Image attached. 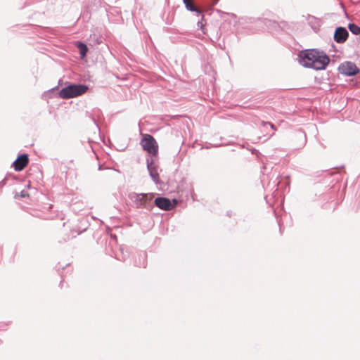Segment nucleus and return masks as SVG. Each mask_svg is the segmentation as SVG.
<instances>
[{
	"label": "nucleus",
	"instance_id": "nucleus-5",
	"mask_svg": "<svg viewBox=\"0 0 360 360\" xmlns=\"http://www.w3.org/2000/svg\"><path fill=\"white\" fill-rule=\"evenodd\" d=\"M338 70L341 74L347 76L355 75L359 72V70L355 63L350 61L342 63L339 66Z\"/></svg>",
	"mask_w": 360,
	"mask_h": 360
},
{
	"label": "nucleus",
	"instance_id": "nucleus-10",
	"mask_svg": "<svg viewBox=\"0 0 360 360\" xmlns=\"http://www.w3.org/2000/svg\"><path fill=\"white\" fill-rule=\"evenodd\" d=\"M348 28L350 30V32L354 34H360V27H359L358 25L353 23H350L348 25Z\"/></svg>",
	"mask_w": 360,
	"mask_h": 360
},
{
	"label": "nucleus",
	"instance_id": "nucleus-1",
	"mask_svg": "<svg viewBox=\"0 0 360 360\" xmlns=\"http://www.w3.org/2000/svg\"><path fill=\"white\" fill-rule=\"evenodd\" d=\"M300 63L315 70H323L329 63V58L323 52L314 49L304 50L299 53Z\"/></svg>",
	"mask_w": 360,
	"mask_h": 360
},
{
	"label": "nucleus",
	"instance_id": "nucleus-2",
	"mask_svg": "<svg viewBox=\"0 0 360 360\" xmlns=\"http://www.w3.org/2000/svg\"><path fill=\"white\" fill-rule=\"evenodd\" d=\"M88 86L84 84H71L63 88L59 91V96L63 99L75 98L85 94Z\"/></svg>",
	"mask_w": 360,
	"mask_h": 360
},
{
	"label": "nucleus",
	"instance_id": "nucleus-8",
	"mask_svg": "<svg viewBox=\"0 0 360 360\" xmlns=\"http://www.w3.org/2000/svg\"><path fill=\"white\" fill-rule=\"evenodd\" d=\"M348 35V32L345 28L339 27L335 30L334 39L338 43H343L347 40Z\"/></svg>",
	"mask_w": 360,
	"mask_h": 360
},
{
	"label": "nucleus",
	"instance_id": "nucleus-14",
	"mask_svg": "<svg viewBox=\"0 0 360 360\" xmlns=\"http://www.w3.org/2000/svg\"><path fill=\"white\" fill-rule=\"evenodd\" d=\"M205 24L203 22V21H200L198 22V26L200 28V30H202V32H203V34H206L207 33V30L205 28Z\"/></svg>",
	"mask_w": 360,
	"mask_h": 360
},
{
	"label": "nucleus",
	"instance_id": "nucleus-11",
	"mask_svg": "<svg viewBox=\"0 0 360 360\" xmlns=\"http://www.w3.org/2000/svg\"><path fill=\"white\" fill-rule=\"evenodd\" d=\"M184 3L186 5V7L187 9L191 11H199L197 9V8L193 4L192 0H183Z\"/></svg>",
	"mask_w": 360,
	"mask_h": 360
},
{
	"label": "nucleus",
	"instance_id": "nucleus-9",
	"mask_svg": "<svg viewBox=\"0 0 360 360\" xmlns=\"http://www.w3.org/2000/svg\"><path fill=\"white\" fill-rule=\"evenodd\" d=\"M77 47L79 50L82 58H84L86 56V53L88 51L87 46L84 44L79 42L77 44Z\"/></svg>",
	"mask_w": 360,
	"mask_h": 360
},
{
	"label": "nucleus",
	"instance_id": "nucleus-3",
	"mask_svg": "<svg viewBox=\"0 0 360 360\" xmlns=\"http://www.w3.org/2000/svg\"><path fill=\"white\" fill-rule=\"evenodd\" d=\"M141 145L144 150L152 155H156L158 153V143L150 134L143 135L141 141Z\"/></svg>",
	"mask_w": 360,
	"mask_h": 360
},
{
	"label": "nucleus",
	"instance_id": "nucleus-6",
	"mask_svg": "<svg viewBox=\"0 0 360 360\" xmlns=\"http://www.w3.org/2000/svg\"><path fill=\"white\" fill-rule=\"evenodd\" d=\"M154 195L153 193H140V194H132L131 198L135 202L136 207H141L145 205L148 202H150L153 198Z\"/></svg>",
	"mask_w": 360,
	"mask_h": 360
},
{
	"label": "nucleus",
	"instance_id": "nucleus-15",
	"mask_svg": "<svg viewBox=\"0 0 360 360\" xmlns=\"http://www.w3.org/2000/svg\"><path fill=\"white\" fill-rule=\"evenodd\" d=\"M262 124L264 126L268 124V125H269L271 127V129H273L274 130H276L274 125L272 123H271V122H262Z\"/></svg>",
	"mask_w": 360,
	"mask_h": 360
},
{
	"label": "nucleus",
	"instance_id": "nucleus-16",
	"mask_svg": "<svg viewBox=\"0 0 360 360\" xmlns=\"http://www.w3.org/2000/svg\"><path fill=\"white\" fill-rule=\"evenodd\" d=\"M218 0H216V1H217Z\"/></svg>",
	"mask_w": 360,
	"mask_h": 360
},
{
	"label": "nucleus",
	"instance_id": "nucleus-12",
	"mask_svg": "<svg viewBox=\"0 0 360 360\" xmlns=\"http://www.w3.org/2000/svg\"><path fill=\"white\" fill-rule=\"evenodd\" d=\"M148 169H149L150 174L152 179H153L154 181L157 182L159 179V174H158L157 170L155 169H152L149 167H148Z\"/></svg>",
	"mask_w": 360,
	"mask_h": 360
},
{
	"label": "nucleus",
	"instance_id": "nucleus-4",
	"mask_svg": "<svg viewBox=\"0 0 360 360\" xmlns=\"http://www.w3.org/2000/svg\"><path fill=\"white\" fill-rule=\"evenodd\" d=\"M178 201L176 199L170 200L169 198L159 197L155 198V205L160 209L169 211L173 210L177 205Z\"/></svg>",
	"mask_w": 360,
	"mask_h": 360
},
{
	"label": "nucleus",
	"instance_id": "nucleus-13",
	"mask_svg": "<svg viewBox=\"0 0 360 360\" xmlns=\"http://www.w3.org/2000/svg\"><path fill=\"white\" fill-rule=\"evenodd\" d=\"M29 196H30L29 193L25 191H22L20 193H16L15 194V199H18L19 198L29 197Z\"/></svg>",
	"mask_w": 360,
	"mask_h": 360
},
{
	"label": "nucleus",
	"instance_id": "nucleus-7",
	"mask_svg": "<svg viewBox=\"0 0 360 360\" xmlns=\"http://www.w3.org/2000/svg\"><path fill=\"white\" fill-rule=\"evenodd\" d=\"M28 162V155L22 154L15 160L13 162V166L16 171H22L27 165Z\"/></svg>",
	"mask_w": 360,
	"mask_h": 360
}]
</instances>
